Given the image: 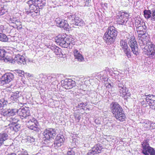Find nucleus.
<instances>
[{"mask_svg": "<svg viewBox=\"0 0 155 155\" xmlns=\"http://www.w3.org/2000/svg\"><path fill=\"white\" fill-rule=\"evenodd\" d=\"M110 107L112 112L116 119L122 122L125 120L126 115L122 107L117 103H112Z\"/></svg>", "mask_w": 155, "mask_h": 155, "instance_id": "nucleus-1", "label": "nucleus"}, {"mask_svg": "<svg viewBox=\"0 0 155 155\" xmlns=\"http://www.w3.org/2000/svg\"><path fill=\"white\" fill-rule=\"evenodd\" d=\"M117 31L113 26L108 27L103 37L104 42L107 45L114 44L117 36Z\"/></svg>", "mask_w": 155, "mask_h": 155, "instance_id": "nucleus-2", "label": "nucleus"}, {"mask_svg": "<svg viewBox=\"0 0 155 155\" xmlns=\"http://www.w3.org/2000/svg\"><path fill=\"white\" fill-rule=\"evenodd\" d=\"M57 43L63 48H72L73 45L75 44V42L72 38H66L64 35H59L55 38Z\"/></svg>", "mask_w": 155, "mask_h": 155, "instance_id": "nucleus-3", "label": "nucleus"}, {"mask_svg": "<svg viewBox=\"0 0 155 155\" xmlns=\"http://www.w3.org/2000/svg\"><path fill=\"white\" fill-rule=\"evenodd\" d=\"M126 81L125 80L118 81L117 82V88L119 91L120 96L123 97L125 100H127L130 97L131 94L126 87Z\"/></svg>", "mask_w": 155, "mask_h": 155, "instance_id": "nucleus-4", "label": "nucleus"}, {"mask_svg": "<svg viewBox=\"0 0 155 155\" xmlns=\"http://www.w3.org/2000/svg\"><path fill=\"white\" fill-rule=\"evenodd\" d=\"M149 140L148 138H145L141 142L142 153L145 155H155V150L154 148L150 146Z\"/></svg>", "mask_w": 155, "mask_h": 155, "instance_id": "nucleus-5", "label": "nucleus"}, {"mask_svg": "<svg viewBox=\"0 0 155 155\" xmlns=\"http://www.w3.org/2000/svg\"><path fill=\"white\" fill-rule=\"evenodd\" d=\"M145 48L143 49L144 54L151 58H155V45L150 42L145 45Z\"/></svg>", "mask_w": 155, "mask_h": 155, "instance_id": "nucleus-6", "label": "nucleus"}, {"mask_svg": "<svg viewBox=\"0 0 155 155\" xmlns=\"http://www.w3.org/2000/svg\"><path fill=\"white\" fill-rule=\"evenodd\" d=\"M127 40L132 52L136 56L138 55L139 53L138 51V45L134 37L129 35Z\"/></svg>", "mask_w": 155, "mask_h": 155, "instance_id": "nucleus-7", "label": "nucleus"}, {"mask_svg": "<svg viewBox=\"0 0 155 155\" xmlns=\"http://www.w3.org/2000/svg\"><path fill=\"white\" fill-rule=\"evenodd\" d=\"M129 14L124 12H119L117 14L116 18L117 23L119 25H125L128 20Z\"/></svg>", "mask_w": 155, "mask_h": 155, "instance_id": "nucleus-8", "label": "nucleus"}, {"mask_svg": "<svg viewBox=\"0 0 155 155\" xmlns=\"http://www.w3.org/2000/svg\"><path fill=\"white\" fill-rule=\"evenodd\" d=\"M43 140H48L53 138L56 135L55 129L52 128L46 129L42 133Z\"/></svg>", "mask_w": 155, "mask_h": 155, "instance_id": "nucleus-9", "label": "nucleus"}, {"mask_svg": "<svg viewBox=\"0 0 155 155\" xmlns=\"http://www.w3.org/2000/svg\"><path fill=\"white\" fill-rule=\"evenodd\" d=\"M68 18L71 19L72 24L75 25L82 26L84 25V21L78 17L75 14H72L71 13H68Z\"/></svg>", "mask_w": 155, "mask_h": 155, "instance_id": "nucleus-10", "label": "nucleus"}, {"mask_svg": "<svg viewBox=\"0 0 155 155\" xmlns=\"http://www.w3.org/2000/svg\"><path fill=\"white\" fill-rule=\"evenodd\" d=\"M23 121L26 123V126L30 129L35 131L37 130L38 123L35 118L31 117V118L23 120Z\"/></svg>", "mask_w": 155, "mask_h": 155, "instance_id": "nucleus-11", "label": "nucleus"}, {"mask_svg": "<svg viewBox=\"0 0 155 155\" xmlns=\"http://www.w3.org/2000/svg\"><path fill=\"white\" fill-rule=\"evenodd\" d=\"M14 78V75L12 73H5L1 78V83L3 85L8 84L13 80Z\"/></svg>", "mask_w": 155, "mask_h": 155, "instance_id": "nucleus-12", "label": "nucleus"}, {"mask_svg": "<svg viewBox=\"0 0 155 155\" xmlns=\"http://www.w3.org/2000/svg\"><path fill=\"white\" fill-rule=\"evenodd\" d=\"M19 114L20 118L22 119H30L31 116L30 115V110L27 107L23 108L19 110Z\"/></svg>", "mask_w": 155, "mask_h": 155, "instance_id": "nucleus-13", "label": "nucleus"}, {"mask_svg": "<svg viewBox=\"0 0 155 155\" xmlns=\"http://www.w3.org/2000/svg\"><path fill=\"white\" fill-rule=\"evenodd\" d=\"M62 81V86L66 89H71L76 85L75 81L70 79H66Z\"/></svg>", "mask_w": 155, "mask_h": 155, "instance_id": "nucleus-14", "label": "nucleus"}, {"mask_svg": "<svg viewBox=\"0 0 155 155\" xmlns=\"http://www.w3.org/2000/svg\"><path fill=\"white\" fill-rule=\"evenodd\" d=\"M148 38V34L146 32L140 37L138 36V42L141 48L142 49H143V48H145V45L148 43L147 42V40Z\"/></svg>", "mask_w": 155, "mask_h": 155, "instance_id": "nucleus-15", "label": "nucleus"}, {"mask_svg": "<svg viewBox=\"0 0 155 155\" xmlns=\"http://www.w3.org/2000/svg\"><path fill=\"white\" fill-rule=\"evenodd\" d=\"M55 21L57 26L64 29L67 30L69 29V26L67 21L60 18H57L56 19Z\"/></svg>", "mask_w": 155, "mask_h": 155, "instance_id": "nucleus-16", "label": "nucleus"}, {"mask_svg": "<svg viewBox=\"0 0 155 155\" xmlns=\"http://www.w3.org/2000/svg\"><path fill=\"white\" fill-rule=\"evenodd\" d=\"M64 140L65 139L63 135H58L56 137L54 143L52 144V146H54L55 147H59L63 144Z\"/></svg>", "mask_w": 155, "mask_h": 155, "instance_id": "nucleus-17", "label": "nucleus"}, {"mask_svg": "<svg viewBox=\"0 0 155 155\" xmlns=\"http://www.w3.org/2000/svg\"><path fill=\"white\" fill-rule=\"evenodd\" d=\"M2 115L5 117H10L16 114L18 112V109H7L5 108V110H3Z\"/></svg>", "mask_w": 155, "mask_h": 155, "instance_id": "nucleus-18", "label": "nucleus"}, {"mask_svg": "<svg viewBox=\"0 0 155 155\" xmlns=\"http://www.w3.org/2000/svg\"><path fill=\"white\" fill-rule=\"evenodd\" d=\"M103 148L99 144L95 145L92 149L89 150L87 155H94L96 154H97L101 153V150Z\"/></svg>", "mask_w": 155, "mask_h": 155, "instance_id": "nucleus-19", "label": "nucleus"}, {"mask_svg": "<svg viewBox=\"0 0 155 155\" xmlns=\"http://www.w3.org/2000/svg\"><path fill=\"white\" fill-rule=\"evenodd\" d=\"M31 1L29 2H27V3L28 4L30 8V13H31V15L33 17H35L37 15H39L40 14V10H38V8H35L34 5H32L31 4L32 3Z\"/></svg>", "mask_w": 155, "mask_h": 155, "instance_id": "nucleus-20", "label": "nucleus"}, {"mask_svg": "<svg viewBox=\"0 0 155 155\" xmlns=\"http://www.w3.org/2000/svg\"><path fill=\"white\" fill-rule=\"evenodd\" d=\"M33 2L31 5H34L35 8H38V10H40V9H41L45 5V3L41 0H29L27 2Z\"/></svg>", "mask_w": 155, "mask_h": 155, "instance_id": "nucleus-21", "label": "nucleus"}, {"mask_svg": "<svg viewBox=\"0 0 155 155\" xmlns=\"http://www.w3.org/2000/svg\"><path fill=\"white\" fill-rule=\"evenodd\" d=\"M14 63L16 62L17 64L24 65L26 64L25 58L19 54L16 55L14 59Z\"/></svg>", "mask_w": 155, "mask_h": 155, "instance_id": "nucleus-22", "label": "nucleus"}, {"mask_svg": "<svg viewBox=\"0 0 155 155\" xmlns=\"http://www.w3.org/2000/svg\"><path fill=\"white\" fill-rule=\"evenodd\" d=\"M73 53L75 58L77 59L78 61L81 62L84 61V58L81 53L80 51L75 49L74 50Z\"/></svg>", "mask_w": 155, "mask_h": 155, "instance_id": "nucleus-23", "label": "nucleus"}, {"mask_svg": "<svg viewBox=\"0 0 155 155\" xmlns=\"http://www.w3.org/2000/svg\"><path fill=\"white\" fill-rule=\"evenodd\" d=\"M5 54V57L2 58L4 61L5 62H9L14 64V59L12 57V54L6 51Z\"/></svg>", "mask_w": 155, "mask_h": 155, "instance_id": "nucleus-24", "label": "nucleus"}, {"mask_svg": "<svg viewBox=\"0 0 155 155\" xmlns=\"http://www.w3.org/2000/svg\"><path fill=\"white\" fill-rule=\"evenodd\" d=\"M136 31L138 34L139 37L142 36V35L144 34L147 31L146 26L145 25L137 29Z\"/></svg>", "mask_w": 155, "mask_h": 155, "instance_id": "nucleus-25", "label": "nucleus"}, {"mask_svg": "<svg viewBox=\"0 0 155 155\" xmlns=\"http://www.w3.org/2000/svg\"><path fill=\"white\" fill-rule=\"evenodd\" d=\"M8 139V134L5 133L0 134V147L4 144V142Z\"/></svg>", "mask_w": 155, "mask_h": 155, "instance_id": "nucleus-26", "label": "nucleus"}, {"mask_svg": "<svg viewBox=\"0 0 155 155\" xmlns=\"http://www.w3.org/2000/svg\"><path fill=\"white\" fill-rule=\"evenodd\" d=\"M7 101L5 100L4 99H2L0 100V112L2 115V113H3V110L5 109V106L8 104Z\"/></svg>", "mask_w": 155, "mask_h": 155, "instance_id": "nucleus-27", "label": "nucleus"}, {"mask_svg": "<svg viewBox=\"0 0 155 155\" xmlns=\"http://www.w3.org/2000/svg\"><path fill=\"white\" fill-rule=\"evenodd\" d=\"M19 92L16 91L12 93L10 98L11 100L13 101L17 102L18 101V98L19 97Z\"/></svg>", "mask_w": 155, "mask_h": 155, "instance_id": "nucleus-28", "label": "nucleus"}, {"mask_svg": "<svg viewBox=\"0 0 155 155\" xmlns=\"http://www.w3.org/2000/svg\"><path fill=\"white\" fill-rule=\"evenodd\" d=\"M146 101L147 104H150V103L153 102V101L155 100V96L152 94H149L146 95Z\"/></svg>", "mask_w": 155, "mask_h": 155, "instance_id": "nucleus-29", "label": "nucleus"}, {"mask_svg": "<svg viewBox=\"0 0 155 155\" xmlns=\"http://www.w3.org/2000/svg\"><path fill=\"white\" fill-rule=\"evenodd\" d=\"M120 45L121 47V48L123 50H126L127 48H129L127 41L124 40H121L120 41Z\"/></svg>", "mask_w": 155, "mask_h": 155, "instance_id": "nucleus-30", "label": "nucleus"}, {"mask_svg": "<svg viewBox=\"0 0 155 155\" xmlns=\"http://www.w3.org/2000/svg\"><path fill=\"white\" fill-rule=\"evenodd\" d=\"M144 15L145 17L148 19L151 17V10H145L143 11Z\"/></svg>", "mask_w": 155, "mask_h": 155, "instance_id": "nucleus-31", "label": "nucleus"}, {"mask_svg": "<svg viewBox=\"0 0 155 155\" xmlns=\"http://www.w3.org/2000/svg\"><path fill=\"white\" fill-rule=\"evenodd\" d=\"M8 38L4 33H0V41L3 42L8 41Z\"/></svg>", "mask_w": 155, "mask_h": 155, "instance_id": "nucleus-32", "label": "nucleus"}, {"mask_svg": "<svg viewBox=\"0 0 155 155\" xmlns=\"http://www.w3.org/2000/svg\"><path fill=\"white\" fill-rule=\"evenodd\" d=\"M9 120L12 126L15 125L18 121V117H12L10 118Z\"/></svg>", "mask_w": 155, "mask_h": 155, "instance_id": "nucleus-33", "label": "nucleus"}, {"mask_svg": "<svg viewBox=\"0 0 155 155\" xmlns=\"http://www.w3.org/2000/svg\"><path fill=\"white\" fill-rule=\"evenodd\" d=\"M14 71V73L20 77L24 76L25 72L23 71L20 70H15Z\"/></svg>", "mask_w": 155, "mask_h": 155, "instance_id": "nucleus-34", "label": "nucleus"}, {"mask_svg": "<svg viewBox=\"0 0 155 155\" xmlns=\"http://www.w3.org/2000/svg\"><path fill=\"white\" fill-rule=\"evenodd\" d=\"M123 51L128 58L131 57L132 54L131 52L130 49L129 48H127L126 50H124Z\"/></svg>", "mask_w": 155, "mask_h": 155, "instance_id": "nucleus-35", "label": "nucleus"}, {"mask_svg": "<svg viewBox=\"0 0 155 155\" xmlns=\"http://www.w3.org/2000/svg\"><path fill=\"white\" fill-rule=\"evenodd\" d=\"M151 20L152 21H155V7L152 8L151 10Z\"/></svg>", "mask_w": 155, "mask_h": 155, "instance_id": "nucleus-36", "label": "nucleus"}, {"mask_svg": "<svg viewBox=\"0 0 155 155\" xmlns=\"http://www.w3.org/2000/svg\"><path fill=\"white\" fill-rule=\"evenodd\" d=\"M12 127L13 130L15 132H17L20 129L21 125L16 124L14 125H12Z\"/></svg>", "mask_w": 155, "mask_h": 155, "instance_id": "nucleus-37", "label": "nucleus"}, {"mask_svg": "<svg viewBox=\"0 0 155 155\" xmlns=\"http://www.w3.org/2000/svg\"><path fill=\"white\" fill-rule=\"evenodd\" d=\"M6 51L3 48H0V59H2L3 58L5 57V54Z\"/></svg>", "mask_w": 155, "mask_h": 155, "instance_id": "nucleus-38", "label": "nucleus"}, {"mask_svg": "<svg viewBox=\"0 0 155 155\" xmlns=\"http://www.w3.org/2000/svg\"><path fill=\"white\" fill-rule=\"evenodd\" d=\"M87 103H81L78 104V107L79 108L78 109L81 110L84 109V108L87 105Z\"/></svg>", "mask_w": 155, "mask_h": 155, "instance_id": "nucleus-39", "label": "nucleus"}, {"mask_svg": "<svg viewBox=\"0 0 155 155\" xmlns=\"http://www.w3.org/2000/svg\"><path fill=\"white\" fill-rule=\"evenodd\" d=\"M61 49L57 47H56V49L54 51V52L57 55H60L61 53Z\"/></svg>", "mask_w": 155, "mask_h": 155, "instance_id": "nucleus-40", "label": "nucleus"}, {"mask_svg": "<svg viewBox=\"0 0 155 155\" xmlns=\"http://www.w3.org/2000/svg\"><path fill=\"white\" fill-rule=\"evenodd\" d=\"M143 126L146 129L149 128V127L150 126L149 122L148 120H146L143 123Z\"/></svg>", "mask_w": 155, "mask_h": 155, "instance_id": "nucleus-41", "label": "nucleus"}, {"mask_svg": "<svg viewBox=\"0 0 155 155\" xmlns=\"http://www.w3.org/2000/svg\"><path fill=\"white\" fill-rule=\"evenodd\" d=\"M142 21H143L142 20V19L140 18H136L135 20V26H137L140 23H141Z\"/></svg>", "mask_w": 155, "mask_h": 155, "instance_id": "nucleus-42", "label": "nucleus"}, {"mask_svg": "<svg viewBox=\"0 0 155 155\" xmlns=\"http://www.w3.org/2000/svg\"><path fill=\"white\" fill-rule=\"evenodd\" d=\"M74 116L76 120H78V122H79L81 119L80 115L75 113L74 114Z\"/></svg>", "mask_w": 155, "mask_h": 155, "instance_id": "nucleus-43", "label": "nucleus"}, {"mask_svg": "<svg viewBox=\"0 0 155 155\" xmlns=\"http://www.w3.org/2000/svg\"><path fill=\"white\" fill-rule=\"evenodd\" d=\"M150 108L155 110V100L150 103Z\"/></svg>", "mask_w": 155, "mask_h": 155, "instance_id": "nucleus-44", "label": "nucleus"}, {"mask_svg": "<svg viewBox=\"0 0 155 155\" xmlns=\"http://www.w3.org/2000/svg\"><path fill=\"white\" fill-rule=\"evenodd\" d=\"M28 140L30 141L31 143H33L35 140V139L33 137H29L28 138Z\"/></svg>", "mask_w": 155, "mask_h": 155, "instance_id": "nucleus-45", "label": "nucleus"}, {"mask_svg": "<svg viewBox=\"0 0 155 155\" xmlns=\"http://www.w3.org/2000/svg\"><path fill=\"white\" fill-rule=\"evenodd\" d=\"M7 12V10L4 9L2 8H1L0 9V16L2 15L5 14Z\"/></svg>", "mask_w": 155, "mask_h": 155, "instance_id": "nucleus-46", "label": "nucleus"}, {"mask_svg": "<svg viewBox=\"0 0 155 155\" xmlns=\"http://www.w3.org/2000/svg\"><path fill=\"white\" fill-rule=\"evenodd\" d=\"M145 25V23L144 22H143V21H142L141 23L139 24L137 26H135V27H136V30L137 28L143 26V25Z\"/></svg>", "mask_w": 155, "mask_h": 155, "instance_id": "nucleus-47", "label": "nucleus"}, {"mask_svg": "<svg viewBox=\"0 0 155 155\" xmlns=\"http://www.w3.org/2000/svg\"><path fill=\"white\" fill-rule=\"evenodd\" d=\"M10 20L12 23H15L16 22H18L17 18L16 17H13L12 18H10Z\"/></svg>", "mask_w": 155, "mask_h": 155, "instance_id": "nucleus-48", "label": "nucleus"}, {"mask_svg": "<svg viewBox=\"0 0 155 155\" xmlns=\"http://www.w3.org/2000/svg\"><path fill=\"white\" fill-rule=\"evenodd\" d=\"M153 87H152V85L149 84L148 85V90L150 92H152L153 91Z\"/></svg>", "mask_w": 155, "mask_h": 155, "instance_id": "nucleus-49", "label": "nucleus"}, {"mask_svg": "<svg viewBox=\"0 0 155 155\" xmlns=\"http://www.w3.org/2000/svg\"><path fill=\"white\" fill-rule=\"evenodd\" d=\"M49 48H51V49L54 52V51H55V50L56 49V47H57V46H55V45H51V46H49Z\"/></svg>", "mask_w": 155, "mask_h": 155, "instance_id": "nucleus-50", "label": "nucleus"}, {"mask_svg": "<svg viewBox=\"0 0 155 155\" xmlns=\"http://www.w3.org/2000/svg\"><path fill=\"white\" fill-rule=\"evenodd\" d=\"M67 155H75V152L73 150L69 151L67 153Z\"/></svg>", "mask_w": 155, "mask_h": 155, "instance_id": "nucleus-51", "label": "nucleus"}, {"mask_svg": "<svg viewBox=\"0 0 155 155\" xmlns=\"http://www.w3.org/2000/svg\"><path fill=\"white\" fill-rule=\"evenodd\" d=\"M140 102L142 105H143L145 104L146 105L145 106H147V101H146V98L145 100H143V101H141Z\"/></svg>", "mask_w": 155, "mask_h": 155, "instance_id": "nucleus-52", "label": "nucleus"}, {"mask_svg": "<svg viewBox=\"0 0 155 155\" xmlns=\"http://www.w3.org/2000/svg\"><path fill=\"white\" fill-rule=\"evenodd\" d=\"M7 155H18L17 153H10L8 154Z\"/></svg>", "mask_w": 155, "mask_h": 155, "instance_id": "nucleus-53", "label": "nucleus"}, {"mask_svg": "<svg viewBox=\"0 0 155 155\" xmlns=\"http://www.w3.org/2000/svg\"><path fill=\"white\" fill-rule=\"evenodd\" d=\"M87 0H86V1H87ZM90 0H87V5H86V3L85 4V5H84V6H88L89 5V3L90 2Z\"/></svg>", "mask_w": 155, "mask_h": 155, "instance_id": "nucleus-54", "label": "nucleus"}, {"mask_svg": "<svg viewBox=\"0 0 155 155\" xmlns=\"http://www.w3.org/2000/svg\"><path fill=\"white\" fill-rule=\"evenodd\" d=\"M103 72H101L100 73H98L97 74H98V75L99 76V75H101V76H100V77H101V75H103Z\"/></svg>", "mask_w": 155, "mask_h": 155, "instance_id": "nucleus-55", "label": "nucleus"}, {"mask_svg": "<svg viewBox=\"0 0 155 155\" xmlns=\"http://www.w3.org/2000/svg\"><path fill=\"white\" fill-rule=\"evenodd\" d=\"M18 155H28V154H25L23 153H18Z\"/></svg>", "mask_w": 155, "mask_h": 155, "instance_id": "nucleus-56", "label": "nucleus"}, {"mask_svg": "<svg viewBox=\"0 0 155 155\" xmlns=\"http://www.w3.org/2000/svg\"><path fill=\"white\" fill-rule=\"evenodd\" d=\"M25 74H26V75H27L29 77H30L31 76V75L30 74L27 73H25Z\"/></svg>", "mask_w": 155, "mask_h": 155, "instance_id": "nucleus-57", "label": "nucleus"}, {"mask_svg": "<svg viewBox=\"0 0 155 155\" xmlns=\"http://www.w3.org/2000/svg\"><path fill=\"white\" fill-rule=\"evenodd\" d=\"M108 87L110 88L112 87V85L110 84H109L107 86Z\"/></svg>", "mask_w": 155, "mask_h": 155, "instance_id": "nucleus-58", "label": "nucleus"}]
</instances>
